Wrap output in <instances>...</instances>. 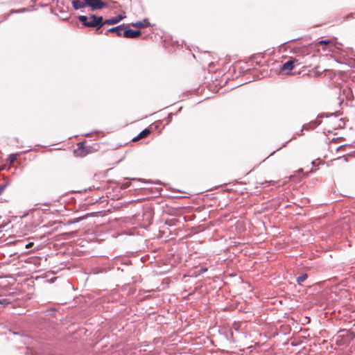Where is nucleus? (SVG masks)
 <instances>
[{
	"label": "nucleus",
	"instance_id": "obj_8",
	"mask_svg": "<svg viewBox=\"0 0 355 355\" xmlns=\"http://www.w3.org/2000/svg\"><path fill=\"white\" fill-rule=\"evenodd\" d=\"M132 26L137 28H145L150 26V23L147 19H144V21H137L136 23H132Z\"/></svg>",
	"mask_w": 355,
	"mask_h": 355
},
{
	"label": "nucleus",
	"instance_id": "obj_5",
	"mask_svg": "<svg viewBox=\"0 0 355 355\" xmlns=\"http://www.w3.org/2000/svg\"><path fill=\"white\" fill-rule=\"evenodd\" d=\"M125 26L123 25H120L116 27L111 28L107 30L105 33V35H107L110 33H116L117 36H121L123 35V30Z\"/></svg>",
	"mask_w": 355,
	"mask_h": 355
},
{
	"label": "nucleus",
	"instance_id": "obj_12",
	"mask_svg": "<svg viewBox=\"0 0 355 355\" xmlns=\"http://www.w3.org/2000/svg\"><path fill=\"white\" fill-rule=\"evenodd\" d=\"M6 187V184H1L0 185V195L2 194V193L3 192Z\"/></svg>",
	"mask_w": 355,
	"mask_h": 355
},
{
	"label": "nucleus",
	"instance_id": "obj_9",
	"mask_svg": "<svg viewBox=\"0 0 355 355\" xmlns=\"http://www.w3.org/2000/svg\"><path fill=\"white\" fill-rule=\"evenodd\" d=\"M150 130L148 129H145L143 131H141L137 137H135L132 141H138L139 139H141V138H144L146 137V136H148L149 134H150Z\"/></svg>",
	"mask_w": 355,
	"mask_h": 355
},
{
	"label": "nucleus",
	"instance_id": "obj_15",
	"mask_svg": "<svg viewBox=\"0 0 355 355\" xmlns=\"http://www.w3.org/2000/svg\"><path fill=\"white\" fill-rule=\"evenodd\" d=\"M33 245V243H28V244L26 245V248H31Z\"/></svg>",
	"mask_w": 355,
	"mask_h": 355
},
{
	"label": "nucleus",
	"instance_id": "obj_11",
	"mask_svg": "<svg viewBox=\"0 0 355 355\" xmlns=\"http://www.w3.org/2000/svg\"><path fill=\"white\" fill-rule=\"evenodd\" d=\"M331 43V40H321L318 42V44L320 45H327Z\"/></svg>",
	"mask_w": 355,
	"mask_h": 355
},
{
	"label": "nucleus",
	"instance_id": "obj_3",
	"mask_svg": "<svg viewBox=\"0 0 355 355\" xmlns=\"http://www.w3.org/2000/svg\"><path fill=\"white\" fill-rule=\"evenodd\" d=\"M297 60H295V59H293V60H290L288 61H287L286 62H285L284 64H282V67H281V70L284 72H285L286 73H288L289 71H291L295 63H297Z\"/></svg>",
	"mask_w": 355,
	"mask_h": 355
},
{
	"label": "nucleus",
	"instance_id": "obj_1",
	"mask_svg": "<svg viewBox=\"0 0 355 355\" xmlns=\"http://www.w3.org/2000/svg\"><path fill=\"white\" fill-rule=\"evenodd\" d=\"M78 18L85 27L99 29L103 26V18L101 16H96L95 15H90L89 16L80 15Z\"/></svg>",
	"mask_w": 355,
	"mask_h": 355
},
{
	"label": "nucleus",
	"instance_id": "obj_7",
	"mask_svg": "<svg viewBox=\"0 0 355 355\" xmlns=\"http://www.w3.org/2000/svg\"><path fill=\"white\" fill-rule=\"evenodd\" d=\"M72 6L74 9L78 10L87 6V4H86L85 0H73Z\"/></svg>",
	"mask_w": 355,
	"mask_h": 355
},
{
	"label": "nucleus",
	"instance_id": "obj_14",
	"mask_svg": "<svg viewBox=\"0 0 355 355\" xmlns=\"http://www.w3.org/2000/svg\"><path fill=\"white\" fill-rule=\"evenodd\" d=\"M123 186L126 188V187H129V184H128V182H125V183L123 184Z\"/></svg>",
	"mask_w": 355,
	"mask_h": 355
},
{
	"label": "nucleus",
	"instance_id": "obj_10",
	"mask_svg": "<svg viewBox=\"0 0 355 355\" xmlns=\"http://www.w3.org/2000/svg\"><path fill=\"white\" fill-rule=\"evenodd\" d=\"M307 275L306 274L302 275L297 278V282L298 284H302L306 279Z\"/></svg>",
	"mask_w": 355,
	"mask_h": 355
},
{
	"label": "nucleus",
	"instance_id": "obj_13",
	"mask_svg": "<svg viewBox=\"0 0 355 355\" xmlns=\"http://www.w3.org/2000/svg\"><path fill=\"white\" fill-rule=\"evenodd\" d=\"M16 159V155H10V162H13Z\"/></svg>",
	"mask_w": 355,
	"mask_h": 355
},
{
	"label": "nucleus",
	"instance_id": "obj_4",
	"mask_svg": "<svg viewBox=\"0 0 355 355\" xmlns=\"http://www.w3.org/2000/svg\"><path fill=\"white\" fill-rule=\"evenodd\" d=\"M141 34L140 31H134L132 29H125L123 32V37L126 38H136Z\"/></svg>",
	"mask_w": 355,
	"mask_h": 355
},
{
	"label": "nucleus",
	"instance_id": "obj_16",
	"mask_svg": "<svg viewBox=\"0 0 355 355\" xmlns=\"http://www.w3.org/2000/svg\"><path fill=\"white\" fill-rule=\"evenodd\" d=\"M318 68H319L318 67H315V73H318Z\"/></svg>",
	"mask_w": 355,
	"mask_h": 355
},
{
	"label": "nucleus",
	"instance_id": "obj_6",
	"mask_svg": "<svg viewBox=\"0 0 355 355\" xmlns=\"http://www.w3.org/2000/svg\"><path fill=\"white\" fill-rule=\"evenodd\" d=\"M125 17V16L119 15L115 17H112L110 19L103 20V25H105V24H108V25L116 24L119 22H120L122 19H123Z\"/></svg>",
	"mask_w": 355,
	"mask_h": 355
},
{
	"label": "nucleus",
	"instance_id": "obj_2",
	"mask_svg": "<svg viewBox=\"0 0 355 355\" xmlns=\"http://www.w3.org/2000/svg\"><path fill=\"white\" fill-rule=\"evenodd\" d=\"M87 6L91 8L92 10H101L104 8H107L108 4L103 0H85Z\"/></svg>",
	"mask_w": 355,
	"mask_h": 355
}]
</instances>
